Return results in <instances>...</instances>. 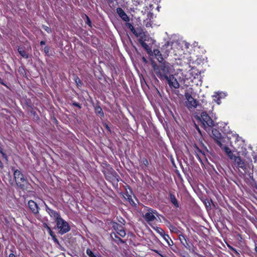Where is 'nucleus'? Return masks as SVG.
<instances>
[{"label": "nucleus", "instance_id": "nucleus-1", "mask_svg": "<svg viewBox=\"0 0 257 257\" xmlns=\"http://www.w3.org/2000/svg\"><path fill=\"white\" fill-rule=\"evenodd\" d=\"M183 44H185L186 48H188L187 44L183 41L182 42H179L178 41H171L168 42L165 45H164L162 50L164 52L167 56L169 54H173L174 55H180V51H181V46Z\"/></svg>", "mask_w": 257, "mask_h": 257}, {"label": "nucleus", "instance_id": "nucleus-2", "mask_svg": "<svg viewBox=\"0 0 257 257\" xmlns=\"http://www.w3.org/2000/svg\"><path fill=\"white\" fill-rule=\"evenodd\" d=\"M152 64L154 72L161 79L164 80L166 77L169 76L171 69V65L169 63H164L158 65L153 62Z\"/></svg>", "mask_w": 257, "mask_h": 257}, {"label": "nucleus", "instance_id": "nucleus-3", "mask_svg": "<svg viewBox=\"0 0 257 257\" xmlns=\"http://www.w3.org/2000/svg\"><path fill=\"white\" fill-rule=\"evenodd\" d=\"M14 175L16 184L19 187L22 189H26L28 188V180L20 170H15L14 172Z\"/></svg>", "mask_w": 257, "mask_h": 257}, {"label": "nucleus", "instance_id": "nucleus-4", "mask_svg": "<svg viewBox=\"0 0 257 257\" xmlns=\"http://www.w3.org/2000/svg\"><path fill=\"white\" fill-rule=\"evenodd\" d=\"M207 107H203V111L201 112L200 117L199 118L205 128H206L207 127H212L214 126V121L210 115L207 113Z\"/></svg>", "mask_w": 257, "mask_h": 257}, {"label": "nucleus", "instance_id": "nucleus-5", "mask_svg": "<svg viewBox=\"0 0 257 257\" xmlns=\"http://www.w3.org/2000/svg\"><path fill=\"white\" fill-rule=\"evenodd\" d=\"M58 229L59 230V233L62 235L68 232L70 230V227L67 222L64 220L62 218H59L58 220L56 222Z\"/></svg>", "mask_w": 257, "mask_h": 257}, {"label": "nucleus", "instance_id": "nucleus-6", "mask_svg": "<svg viewBox=\"0 0 257 257\" xmlns=\"http://www.w3.org/2000/svg\"><path fill=\"white\" fill-rule=\"evenodd\" d=\"M185 97L186 99L185 105L189 109H194L198 105V101L194 99L189 92L185 93Z\"/></svg>", "mask_w": 257, "mask_h": 257}, {"label": "nucleus", "instance_id": "nucleus-7", "mask_svg": "<svg viewBox=\"0 0 257 257\" xmlns=\"http://www.w3.org/2000/svg\"><path fill=\"white\" fill-rule=\"evenodd\" d=\"M156 216H158L157 211L151 208H149L147 212L144 215L145 220L149 224L156 219Z\"/></svg>", "mask_w": 257, "mask_h": 257}, {"label": "nucleus", "instance_id": "nucleus-8", "mask_svg": "<svg viewBox=\"0 0 257 257\" xmlns=\"http://www.w3.org/2000/svg\"><path fill=\"white\" fill-rule=\"evenodd\" d=\"M165 79L167 80L170 88L175 89L179 88L180 84L173 75H169V76L166 77Z\"/></svg>", "mask_w": 257, "mask_h": 257}, {"label": "nucleus", "instance_id": "nucleus-9", "mask_svg": "<svg viewBox=\"0 0 257 257\" xmlns=\"http://www.w3.org/2000/svg\"><path fill=\"white\" fill-rule=\"evenodd\" d=\"M111 225L112 227L113 228L114 230H115L116 233L121 237H123L125 236L126 233L125 231L124 230V228L123 226L118 224L116 222H111Z\"/></svg>", "mask_w": 257, "mask_h": 257}, {"label": "nucleus", "instance_id": "nucleus-10", "mask_svg": "<svg viewBox=\"0 0 257 257\" xmlns=\"http://www.w3.org/2000/svg\"><path fill=\"white\" fill-rule=\"evenodd\" d=\"M212 137L215 141L216 143L217 144V145L220 147L222 146V145H223V138L222 137V135L219 132L216 130H213L212 131Z\"/></svg>", "mask_w": 257, "mask_h": 257}, {"label": "nucleus", "instance_id": "nucleus-11", "mask_svg": "<svg viewBox=\"0 0 257 257\" xmlns=\"http://www.w3.org/2000/svg\"><path fill=\"white\" fill-rule=\"evenodd\" d=\"M45 206L47 212L51 217H53L55 219L56 222L57 220H58L59 218H61L58 212L49 208L46 203H45Z\"/></svg>", "mask_w": 257, "mask_h": 257}, {"label": "nucleus", "instance_id": "nucleus-12", "mask_svg": "<svg viewBox=\"0 0 257 257\" xmlns=\"http://www.w3.org/2000/svg\"><path fill=\"white\" fill-rule=\"evenodd\" d=\"M145 34L144 33V35H141V37H139V41L140 43L141 44V46L146 50L147 53L149 55H151L152 54V51L151 48L149 47V46L145 42V41L146 40V39L144 38Z\"/></svg>", "mask_w": 257, "mask_h": 257}, {"label": "nucleus", "instance_id": "nucleus-13", "mask_svg": "<svg viewBox=\"0 0 257 257\" xmlns=\"http://www.w3.org/2000/svg\"><path fill=\"white\" fill-rule=\"evenodd\" d=\"M227 137L228 139H232V141H230L231 143H232L233 141L235 144H237V146L236 147L239 148V147L243 145V141L242 139L236 134H233L231 137L228 136Z\"/></svg>", "mask_w": 257, "mask_h": 257}, {"label": "nucleus", "instance_id": "nucleus-14", "mask_svg": "<svg viewBox=\"0 0 257 257\" xmlns=\"http://www.w3.org/2000/svg\"><path fill=\"white\" fill-rule=\"evenodd\" d=\"M234 161V165L238 168H241L243 170L246 169L245 163L243 160L239 156H235L234 158L233 159Z\"/></svg>", "mask_w": 257, "mask_h": 257}, {"label": "nucleus", "instance_id": "nucleus-15", "mask_svg": "<svg viewBox=\"0 0 257 257\" xmlns=\"http://www.w3.org/2000/svg\"><path fill=\"white\" fill-rule=\"evenodd\" d=\"M28 206L31 211L34 214H37L39 212V207L38 204L33 200L28 202Z\"/></svg>", "mask_w": 257, "mask_h": 257}, {"label": "nucleus", "instance_id": "nucleus-16", "mask_svg": "<svg viewBox=\"0 0 257 257\" xmlns=\"http://www.w3.org/2000/svg\"><path fill=\"white\" fill-rule=\"evenodd\" d=\"M116 13L119 17L124 22H128L130 21V18L127 16L124 11L120 8L116 9Z\"/></svg>", "mask_w": 257, "mask_h": 257}, {"label": "nucleus", "instance_id": "nucleus-17", "mask_svg": "<svg viewBox=\"0 0 257 257\" xmlns=\"http://www.w3.org/2000/svg\"><path fill=\"white\" fill-rule=\"evenodd\" d=\"M220 147L224 151V152L226 154L228 158L230 160H233L235 156L231 150L227 146L222 145V146H220Z\"/></svg>", "mask_w": 257, "mask_h": 257}, {"label": "nucleus", "instance_id": "nucleus-18", "mask_svg": "<svg viewBox=\"0 0 257 257\" xmlns=\"http://www.w3.org/2000/svg\"><path fill=\"white\" fill-rule=\"evenodd\" d=\"M226 96H227V93L224 92L218 91L217 92H215L214 93V96L215 97H217V99H215V102H216L218 104H220L221 103L220 99L224 98Z\"/></svg>", "mask_w": 257, "mask_h": 257}, {"label": "nucleus", "instance_id": "nucleus-19", "mask_svg": "<svg viewBox=\"0 0 257 257\" xmlns=\"http://www.w3.org/2000/svg\"><path fill=\"white\" fill-rule=\"evenodd\" d=\"M125 26L137 37H141V35H144V32H137L133 25L131 23L127 22L125 24Z\"/></svg>", "mask_w": 257, "mask_h": 257}, {"label": "nucleus", "instance_id": "nucleus-20", "mask_svg": "<svg viewBox=\"0 0 257 257\" xmlns=\"http://www.w3.org/2000/svg\"><path fill=\"white\" fill-rule=\"evenodd\" d=\"M154 55L156 59L160 62L163 61V58L160 51L158 49H154L151 55Z\"/></svg>", "mask_w": 257, "mask_h": 257}, {"label": "nucleus", "instance_id": "nucleus-21", "mask_svg": "<svg viewBox=\"0 0 257 257\" xmlns=\"http://www.w3.org/2000/svg\"><path fill=\"white\" fill-rule=\"evenodd\" d=\"M169 197H170V200L171 203L174 205L176 207H179V203L178 202V201L177 199L176 198L175 196L171 192L169 193Z\"/></svg>", "mask_w": 257, "mask_h": 257}, {"label": "nucleus", "instance_id": "nucleus-22", "mask_svg": "<svg viewBox=\"0 0 257 257\" xmlns=\"http://www.w3.org/2000/svg\"><path fill=\"white\" fill-rule=\"evenodd\" d=\"M18 50V52H19V54L23 58H28V54L27 53V52L24 50H23L21 48L19 47Z\"/></svg>", "mask_w": 257, "mask_h": 257}, {"label": "nucleus", "instance_id": "nucleus-23", "mask_svg": "<svg viewBox=\"0 0 257 257\" xmlns=\"http://www.w3.org/2000/svg\"><path fill=\"white\" fill-rule=\"evenodd\" d=\"M49 233L50 235L52 237L53 241L57 243H59L58 240L57 239L54 233L52 231L50 228H49Z\"/></svg>", "mask_w": 257, "mask_h": 257}, {"label": "nucleus", "instance_id": "nucleus-24", "mask_svg": "<svg viewBox=\"0 0 257 257\" xmlns=\"http://www.w3.org/2000/svg\"><path fill=\"white\" fill-rule=\"evenodd\" d=\"M86 253L87 255L89 257H97V254L94 253L90 249H87L86 250Z\"/></svg>", "mask_w": 257, "mask_h": 257}, {"label": "nucleus", "instance_id": "nucleus-25", "mask_svg": "<svg viewBox=\"0 0 257 257\" xmlns=\"http://www.w3.org/2000/svg\"><path fill=\"white\" fill-rule=\"evenodd\" d=\"M179 238L182 244L184 246H185V244H187L186 238L184 235L180 234L179 236Z\"/></svg>", "mask_w": 257, "mask_h": 257}, {"label": "nucleus", "instance_id": "nucleus-26", "mask_svg": "<svg viewBox=\"0 0 257 257\" xmlns=\"http://www.w3.org/2000/svg\"><path fill=\"white\" fill-rule=\"evenodd\" d=\"M95 111L97 113L100 115V117L103 116V112L101 109V108L99 106L96 107L95 108Z\"/></svg>", "mask_w": 257, "mask_h": 257}, {"label": "nucleus", "instance_id": "nucleus-27", "mask_svg": "<svg viewBox=\"0 0 257 257\" xmlns=\"http://www.w3.org/2000/svg\"><path fill=\"white\" fill-rule=\"evenodd\" d=\"M162 233L163 234V239L167 242L169 240H170V237H169V236L167 234H165V232L164 231V230H161Z\"/></svg>", "mask_w": 257, "mask_h": 257}, {"label": "nucleus", "instance_id": "nucleus-28", "mask_svg": "<svg viewBox=\"0 0 257 257\" xmlns=\"http://www.w3.org/2000/svg\"><path fill=\"white\" fill-rule=\"evenodd\" d=\"M169 228L170 229V231L172 232H177L178 230L177 228L172 224L169 225Z\"/></svg>", "mask_w": 257, "mask_h": 257}, {"label": "nucleus", "instance_id": "nucleus-29", "mask_svg": "<svg viewBox=\"0 0 257 257\" xmlns=\"http://www.w3.org/2000/svg\"><path fill=\"white\" fill-rule=\"evenodd\" d=\"M75 83H76V85L78 87H80L81 86V84H82L81 81L80 79L78 77H76L75 78Z\"/></svg>", "mask_w": 257, "mask_h": 257}, {"label": "nucleus", "instance_id": "nucleus-30", "mask_svg": "<svg viewBox=\"0 0 257 257\" xmlns=\"http://www.w3.org/2000/svg\"><path fill=\"white\" fill-rule=\"evenodd\" d=\"M229 248L233 252H234L235 254H236V256H239L240 255H239V253L238 252V251L234 248H233V247L230 246V245H228Z\"/></svg>", "mask_w": 257, "mask_h": 257}, {"label": "nucleus", "instance_id": "nucleus-31", "mask_svg": "<svg viewBox=\"0 0 257 257\" xmlns=\"http://www.w3.org/2000/svg\"><path fill=\"white\" fill-rule=\"evenodd\" d=\"M49 49L48 47H45L44 48V52L46 54H48Z\"/></svg>", "mask_w": 257, "mask_h": 257}, {"label": "nucleus", "instance_id": "nucleus-32", "mask_svg": "<svg viewBox=\"0 0 257 257\" xmlns=\"http://www.w3.org/2000/svg\"><path fill=\"white\" fill-rule=\"evenodd\" d=\"M168 244L170 246H171L173 244V241L171 240V239H170V240H169L168 241H167Z\"/></svg>", "mask_w": 257, "mask_h": 257}, {"label": "nucleus", "instance_id": "nucleus-33", "mask_svg": "<svg viewBox=\"0 0 257 257\" xmlns=\"http://www.w3.org/2000/svg\"><path fill=\"white\" fill-rule=\"evenodd\" d=\"M143 164L146 166H147L149 164L148 161L147 159H143Z\"/></svg>", "mask_w": 257, "mask_h": 257}, {"label": "nucleus", "instance_id": "nucleus-34", "mask_svg": "<svg viewBox=\"0 0 257 257\" xmlns=\"http://www.w3.org/2000/svg\"><path fill=\"white\" fill-rule=\"evenodd\" d=\"M161 230H163V229H162L161 228H157V231L158 233H159V234L162 236H163V234L162 233Z\"/></svg>", "mask_w": 257, "mask_h": 257}, {"label": "nucleus", "instance_id": "nucleus-35", "mask_svg": "<svg viewBox=\"0 0 257 257\" xmlns=\"http://www.w3.org/2000/svg\"><path fill=\"white\" fill-rule=\"evenodd\" d=\"M103 125L106 129H107L109 132H110V128H109V126L108 125V124L105 123V124H104Z\"/></svg>", "mask_w": 257, "mask_h": 257}, {"label": "nucleus", "instance_id": "nucleus-36", "mask_svg": "<svg viewBox=\"0 0 257 257\" xmlns=\"http://www.w3.org/2000/svg\"><path fill=\"white\" fill-rule=\"evenodd\" d=\"M44 28L47 32H49L50 31V28L48 27H45Z\"/></svg>", "mask_w": 257, "mask_h": 257}, {"label": "nucleus", "instance_id": "nucleus-37", "mask_svg": "<svg viewBox=\"0 0 257 257\" xmlns=\"http://www.w3.org/2000/svg\"><path fill=\"white\" fill-rule=\"evenodd\" d=\"M0 152L2 154V156H3V157L5 158H6V154L4 152H3L2 151H0Z\"/></svg>", "mask_w": 257, "mask_h": 257}, {"label": "nucleus", "instance_id": "nucleus-38", "mask_svg": "<svg viewBox=\"0 0 257 257\" xmlns=\"http://www.w3.org/2000/svg\"><path fill=\"white\" fill-rule=\"evenodd\" d=\"M254 162L257 163V155L253 157Z\"/></svg>", "mask_w": 257, "mask_h": 257}, {"label": "nucleus", "instance_id": "nucleus-39", "mask_svg": "<svg viewBox=\"0 0 257 257\" xmlns=\"http://www.w3.org/2000/svg\"><path fill=\"white\" fill-rule=\"evenodd\" d=\"M73 105L76 106H77V107H80V105L78 103H74Z\"/></svg>", "mask_w": 257, "mask_h": 257}, {"label": "nucleus", "instance_id": "nucleus-40", "mask_svg": "<svg viewBox=\"0 0 257 257\" xmlns=\"http://www.w3.org/2000/svg\"><path fill=\"white\" fill-rule=\"evenodd\" d=\"M9 257H16L15 255L12 253L9 254Z\"/></svg>", "mask_w": 257, "mask_h": 257}, {"label": "nucleus", "instance_id": "nucleus-41", "mask_svg": "<svg viewBox=\"0 0 257 257\" xmlns=\"http://www.w3.org/2000/svg\"><path fill=\"white\" fill-rule=\"evenodd\" d=\"M208 112L211 115V117L213 118V114H212V111H211V110H208Z\"/></svg>", "mask_w": 257, "mask_h": 257}, {"label": "nucleus", "instance_id": "nucleus-42", "mask_svg": "<svg viewBox=\"0 0 257 257\" xmlns=\"http://www.w3.org/2000/svg\"><path fill=\"white\" fill-rule=\"evenodd\" d=\"M212 97H213V101L215 102V99H217V97H215L214 96V94L212 95Z\"/></svg>", "mask_w": 257, "mask_h": 257}, {"label": "nucleus", "instance_id": "nucleus-43", "mask_svg": "<svg viewBox=\"0 0 257 257\" xmlns=\"http://www.w3.org/2000/svg\"><path fill=\"white\" fill-rule=\"evenodd\" d=\"M232 255L233 257H240L239 255L236 256V254H235L234 252L232 253Z\"/></svg>", "mask_w": 257, "mask_h": 257}, {"label": "nucleus", "instance_id": "nucleus-44", "mask_svg": "<svg viewBox=\"0 0 257 257\" xmlns=\"http://www.w3.org/2000/svg\"><path fill=\"white\" fill-rule=\"evenodd\" d=\"M87 23L88 24H89L90 23V20H89V19L88 18V17H87Z\"/></svg>", "mask_w": 257, "mask_h": 257}, {"label": "nucleus", "instance_id": "nucleus-45", "mask_svg": "<svg viewBox=\"0 0 257 257\" xmlns=\"http://www.w3.org/2000/svg\"><path fill=\"white\" fill-rule=\"evenodd\" d=\"M45 44V42H44V41H41V42H40V44H41V45H44Z\"/></svg>", "mask_w": 257, "mask_h": 257}, {"label": "nucleus", "instance_id": "nucleus-46", "mask_svg": "<svg viewBox=\"0 0 257 257\" xmlns=\"http://www.w3.org/2000/svg\"><path fill=\"white\" fill-rule=\"evenodd\" d=\"M3 163L2 162L0 161V168H3Z\"/></svg>", "mask_w": 257, "mask_h": 257}, {"label": "nucleus", "instance_id": "nucleus-47", "mask_svg": "<svg viewBox=\"0 0 257 257\" xmlns=\"http://www.w3.org/2000/svg\"><path fill=\"white\" fill-rule=\"evenodd\" d=\"M45 227L47 228V229L49 231V228H50V227H49L46 224H45Z\"/></svg>", "mask_w": 257, "mask_h": 257}, {"label": "nucleus", "instance_id": "nucleus-48", "mask_svg": "<svg viewBox=\"0 0 257 257\" xmlns=\"http://www.w3.org/2000/svg\"><path fill=\"white\" fill-rule=\"evenodd\" d=\"M143 61L144 62H146L147 61L146 59L144 57L143 58Z\"/></svg>", "mask_w": 257, "mask_h": 257}, {"label": "nucleus", "instance_id": "nucleus-49", "mask_svg": "<svg viewBox=\"0 0 257 257\" xmlns=\"http://www.w3.org/2000/svg\"><path fill=\"white\" fill-rule=\"evenodd\" d=\"M189 78H190V77H187V76H185V79H189Z\"/></svg>", "mask_w": 257, "mask_h": 257}, {"label": "nucleus", "instance_id": "nucleus-50", "mask_svg": "<svg viewBox=\"0 0 257 257\" xmlns=\"http://www.w3.org/2000/svg\"><path fill=\"white\" fill-rule=\"evenodd\" d=\"M0 83H1V84H2L3 85H5L3 82H1V81H0Z\"/></svg>", "mask_w": 257, "mask_h": 257}, {"label": "nucleus", "instance_id": "nucleus-51", "mask_svg": "<svg viewBox=\"0 0 257 257\" xmlns=\"http://www.w3.org/2000/svg\"><path fill=\"white\" fill-rule=\"evenodd\" d=\"M119 240H120L121 242H123V241L122 239H120V238H119Z\"/></svg>", "mask_w": 257, "mask_h": 257}, {"label": "nucleus", "instance_id": "nucleus-52", "mask_svg": "<svg viewBox=\"0 0 257 257\" xmlns=\"http://www.w3.org/2000/svg\"><path fill=\"white\" fill-rule=\"evenodd\" d=\"M255 250L256 252H257V247H255Z\"/></svg>", "mask_w": 257, "mask_h": 257}, {"label": "nucleus", "instance_id": "nucleus-53", "mask_svg": "<svg viewBox=\"0 0 257 257\" xmlns=\"http://www.w3.org/2000/svg\"><path fill=\"white\" fill-rule=\"evenodd\" d=\"M201 257H206V256H201Z\"/></svg>", "mask_w": 257, "mask_h": 257}]
</instances>
